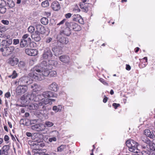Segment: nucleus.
<instances>
[{"instance_id": "f257e3e1", "label": "nucleus", "mask_w": 155, "mask_h": 155, "mask_svg": "<svg viewBox=\"0 0 155 155\" xmlns=\"http://www.w3.org/2000/svg\"><path fill=\"white\" fill-rule=\"evenodd\" d=\"M39 66H35L31 69V72L29 74V76L35 79V80L41 81L44 79L45 77L49 76V70L46 68L41 70Z\"/></svg>"}, {"instance_id": "f03ea898", "label": "nucleus", "mask_w": 155, "mask_h": 155, "mask_svg": "<svg viewBox=\"0 0 155 155\" xmlns=\"http://www.w3.org/2000/svg\"><path fill=\"white\" fill-rule=\"evenodd\" d=\"M126 144L130 151L137 153V155H143L144 151L139 152L137 148L138 143L136 141L133 140H129L126 141Z\"/></svg>"}, {"instance_id": "7ed1b4c3", "label": "nucleus", "mask_w": 155, "mask_h": 155, "mask_svg": "<svg viewBox=\"0 0 155 155\" xmlns=\"http://www.w3.org/2000/svg\"><path fill=\"white\" fill-rule=\"evenodd\" d=\"M43 136L39 135L38 138H37L35 140L29 142V144L30 145L31 148L33 149H38L40 147H43L45 146V144L43 142Z\"/></svg>"}, {"instance_id": "20e7f679", "label": "nucleus", "mask_w": 155, "mask_h": 155, "mask_svg": "<svg viewBox=\"0 0 155 155\" xmlns=\"http://www.w3.org/2000/svg\"><path fill=\"white\" fill-rule=\"evenodd\" d=\"M33 80L29 77H23L20 78L18 82V85H26L31 84Z\"/></svg>"}, {"instance_id": "39448f33", "label": "nucleus", "mask_w": 155, "mask_h": 155, "mask_svg": "<svg viewBox=\"0 0 155 155\" xmlns=\"http://www.w3.org/2000/svg\"><path fill=\"white\" fill-rule=\"evenodd\" d=\"M65 25L67 27H68L70 30H72L75 31H79L81 29V27L77 24L71 22H66Z\"/></svg>"}, {"instance_id": "423d86ee", "label": "nucleus", "mask_w": 155, "mask_h": 155, "mask_svg": "<svg viewBox=\"0 0 155 155\" xmlns=\"http://www.w3.org/2000/svg\"><path fill=\"white\" fill-rule=\"evenodd\" d=\"M143 141L144 142L146 143V146L144 145L143 146V149H146L147 148V150L149 151L150 150L153 149V147L152 146V143L151 140H150L146 136L144 138L142 139Z\"/></svg>"}, {"instance_id": "0eeeda50", "label": "nucleus", "mask_w": 155, "mask_h": 155, "mask_svg": "<svg viewBox=\"0 0 155 155\" xmlns=\"http://www.w3.org/2000/svg\"><path fill=\"white\" fill-rule=\"evenodd\" d=\"M53 56L52 53L49 48H47L45 49L42 54V57L45 59H50Z\"/></svg>"}, {"instance_id": "6e6552de", "label": "nucleus", "mask_w": 155, "mask_h": 155, "mask_svg": "<svg viewBox=\"0 0 155 155\" xmlns=\"http://www.w3.org/2000/svg\"><path fill=\"white\" fill-rule=\"evenodd\" d=\"M31 128L32 130L37 131H41L45 129V126L42 124H36L32 125Z\"/></svg>"}, {"instance_id": "1a4fd4ad", "label": "nucleus", "mask_w": 155, "mask_h": 155, "mask_svg": "<svg viewBox=\"0 0 155 155\" xmlns=\"http://www.w3.org/2000/svg\"><path fill=\"white\" fill-rule=\"evenodd\" d=\"M56 101V100L54 99L51 98H45L42 100L41 101L40 103V105L44 106L47 104H49L51 105L52 103V102H54Z\"/></svg>"}, {"instance_id": "9d476101", "label": "nucleus", "mask_w": 155, "mask_h": 155, "mask_svg": "<svg viewBox=\"0 0 155 155\" xmlns=\"http://www.w3.org/2000/svg\"><path fill=\"white\" fill-rule=\"evenodd\" d=\"M25 53L28 55L31 56H35L38 54V51L36 49L27 48L25 49Z\"/></svg>"}, {"instance_id": "9b49d317", "label": "nucleus", "mask_w": 155, "mask_h": 155, "mask_svg": "<svg viewBox=\"0 0 155 155\" xmlns=\"http://www.w3.org/2000/svg\"><path fill=\"white\" fill-rule=\"evenodd\" d=\"M16 89V92L18 93L22 94L25 93L28 90L26 85H18Z\"/></svg>"}, {"instance_id": "f8f14e48", "label": "nucleus", "mask_w": 155, "mask_h": 155, "mask_svg": "<svg viewBox=\"0 0 155 155\" xmlns=\"http://www.w3.org/2000/svg\"><path fill=\"white\" fill-rule=\"evenodd\" d=\"M2 46L3 48H4L5 51L3 52V54L4 56H8L11 54L14 50V48L12 47H7V46Z\"/></svg>"}, {"instance_id": "ddd939ff", "label": "nucleus", "mask_w": 155, "mask_h": 155, "mask_svg": "<svg viewBox=\"0 0 155 155\" xmlns=\"http://www.w3.org/2000/svg\"><path fill=\"white\" fill-rule=\"evenodd\" d=\"M91 5L89 3H80V7L82 11L87 12Z\"/></svg>"}, {"instance_id": "4468645a", "label": "nucleus", "mask_w": 155, "mask_h": 155, "mask_svg": "<svg viewBox=\"0 0 155 155\" xmlns=\"http://www.w3.org/2000/svg\"><path fill=\"white\" fill-rule=\"evenodd\" d=\"M59 58L62 62L66 64H68L70 62V57L67 55H62L59 56Z\"/></svg>"}, {"instance_id": "2eb2a0df", "label": "nucleus", "mask_w": 155, "mask_h": 155, "mask_svg": "<svg viewBox=\"0 0 155 155\" xmlns=\"http://www.w3.org/2000/svg\"><path fill=\"white\" fill-rule=\"evenodd\" d=\"M9 148L10 147L8 145L4 146L0 150V155H8Z\"/></svg>"}, {"instance_id": "dca6fc26", "label": "nucleus", "mask_w": 155, "mask_h": 155, "mask_svg": "<svg viewBox=\"0 0 155 155\" xmlns=\"http://www.w3.org/2000/svg\"><path fill=\"white\" fill-rule=\"evenodd\" d=\"M62 35L58 34L57 36V38L59 40V41L61 43L64 44H67L68 42V38L62 37Z\"/></svg>"}, {"instance_id": "f3484780", "label": "nucleus", "mask_w": 155, "mask_h": 155, "mask_svg": "<svg viewBox=\"0 0 155 155\" xmlns=\"http://www.w3.org/2000/svg\"><path fill=\"white\" fill-rule=\"evenodd\" d=\"M51 7L54 11H58L60 8V6L58 2L54 1L51 3Z\"/></svg>"}, {"instance_id": "a211bd4d", "label": "nucleus", "mask_w": 155, "mask_h": 155, "mask_svg": "<svg viewBox=\"0 0 155 155\" xmlns=\"http://www.w3.org/2000/svg\"><path fill=\"white\" fill-rule=\"evenodd\" d=\"M37 30L36 31V33L44 34L45 33V30L44 27L41 25H38L36 26Z\"/></svg>"}, {"instance_id": "6ab92c4d", "label": "nucleus", "mask_w": 155, "mask_h": 155, "mask_svg": "<svg viewBox=\"0 0 155 155\" xmlns=\"http://www.w3.org/2000/svg\"><path fill=\"white\" fill-rule=\"evenodd\" d=\"M48 88L49 90L55 92H56L59 89L58 84L55 82H53L49 85Z\"/></svg>"}, {"instance_id": "aec40b11", "label": "nucleus", "mask_w": 155, "mask_h": 155, "mask_svg": "<svg viewBox=\"0 0 155 155\" xmlns=\"http://www.w3.org/2000/svg\"><path fill=\"white\" fill-rule=\"evenodd\" d=\"M31 88L32 91L35 92H38L40 91L42 89L41 86L38 84H34L31 85Z\"/></svg>"}, {"instance_id": "412c9836", "label": "nucleus", "mask_w": 155, "mask_h": 155, "mask_svg": "<svg viewBox=\"0 0 155 155\" xmlns=\"http://www.w3.org/2000/svg\"><path fill=\"white\" fill-rule=\"evenodd\" d=\"M18 59L17 58L15 57L10 58L8 59V63L12 66H14L18 64Z\"/></svg>"}, {"instance_id": "4be33fe9", "label": "nucleus", "mask_w": 155, "mask_h": 155, "mask_svg": "<svg viewBox=\"0 0 155 155\" xmlns=\"http://www.w3.org/2000/svg\"><path fill=\"white\" fill-rule=\"evenodd\" d=\"M71 34V31L68 27H66L64 29L60 31L59 34L69 36Z\"/></svg>"}, {"instance_id": "5701e85b", "label": "nucleus", "mask_w": 155, "mask_h": 155, "mask_svg": "<svg viewBox=\"0 0 155 155\" xmlns=\"http://www.w3.org/2000/svg\"><path fill=\"white\" fill-rule=\"evenodd\" d=\"M1 3H0V13L4 14L6 12V8L4 7L5 5H6V2L3 0H1Z\"/></svg>"}, {"instance_id": "b1692460", "label": "nucleus", "mask_w": 155, "mask_h": 155, "mask_svg": "<svg viewBox=\"0 0 155 155\" xmlns=\"http://www.w3.org/2000/svg\"><path fill=\"white\" fill-rule=\"evenodd\" d=\"M44 99V98H42V95H38L37 96H36L35 95V96L33 101L39 102L38 104L39 105V106H41L42 108H44V106L40 105V103L41 102L42 100Z\"/></svg>"}, {"instance_id": "393cba45", "label": "nucleus", "mask_w": 155, "mask_h": 155, "mask_svg": "<svg viewBox=\"0 0 155 155\" xmlns=\"http://www.w3.org/2000/svg\"><path fill=\"white\" fill-rule=\"evenodd\" d=\"M52 51L54 52V55L57 56L61 53V49L60 47H54L52 48Z\"/></svg>"}, {"instance_id": "a878e982", "label": "nucleus", "mask_w": 155, "mask_h": 155, "mask_svg": "<svg viewBox=\"0 0 155 155\" xmlns=\"http://www.w3.org/2000/svg\"><path fill=\"white\" fill-rule=\"evenodd\" d=\"M154 131H152V132ZM152 133H153L152 132ZM144 134L146 136H147L151 139H155L153 134L151 133L150 130L148 129H146L144 131Z\"/></svg>"}, {"instance_id": "bb28decb", "label": "nucleus", "mask_w": 155, "mask_h": 155, "mask_svg": "<svg viewBox=\"0 0 155 155\" xmlns=\"http://www.w3.org/2000/svg\"><path fill=\"white\" fill-rule=\"evenodd\" d=\"M31 39L30 38L27 39L26 40H24L21 39L20 42V46L21 47L23 48L25 47L28 43H29L30 42Z\"/></svg>"}, {"instance_id": "cd10ccee", "label": "nucleus", "mask_w": 155, "mask_h": 155, "mask_svg": "<svg viewBox=\"0 0 155 155\" xmlns=\"http://www.w3.org/2000/svg\"><path fill=\"white\" fill-rule=\"evenodd\" d=\"M40 34L36 33V32L32 35L31 37L32 38L36 41H39L41 39L40 36Z\"/></svg>"}, {"instance_id": "c85d7f7f", "label": "nucleus", "mask_w": 155, "mask_h": 155, "mask_svg": "<svg viewBox=\"0 0 155 155\" xmlns=\"http://www.w3.org/2000/svg\"><path fill=\"white\" fill-rule=\"evenodd\" d=\"M35 94L33 93H28L26 96V99L28 100V102H29L30 101H34Z\"/></svg>"}, {"instance_id": "c756f323", "label": "nucleus", "mask_w": 155, "mask_h": 155, "mask_svg": "<svg viewBox=\"0 0 155 155\" xmlns=\"http://www.w3.org/2000/svg\"><path fill=\"white\" fill-rule=\"evenodd\" d=\"M29 107L30 110H37L41 108L42 107L39 106L37 104L31 103L29 105Z\"/></svg>"}, {"instance_id": "7c9ffc66", "label": "nucleus", "mask_w": 155, "mask_h": 155, "mask_svg": "<svg viewBox=\"0 0 155 155\" xmlns=\"http://www.w3.org/2000/svg\"><path fill=\"white\" fill-rule=\"evenodd\" d=\"M12 39H10L8 40H3L1 43V45L3 47H6L8 45H10L12 44Z\"/></svg>"}, {"instance_id": "2f4dec72", "label": "nucleus", "mask_w": 155, "mask_h": 155, "mask_svg": "<svg viewBox=\"0 0 155 155\" xmlns=\"http://www.w3.org/2000/svg\"><path fill=\"white\" fill-rule=\"evenodd\" d=\"M62 109V106L60 105L58 106H54L53 107L52 110L54 111L55 113H57L58 111H61Z\"/></svg>"}, {"instance_id": "473e14b6", "label": "nucleus", "mask_w": 155, "mask_h": 155, "mask_svg": "<svg viewBox=\"0 0 155 155\" xmlns=\"http://www.w3.org/2000/svg\"><path fill=\"white\" fill-rule=\"evenodd\" d=\"M6 5L10 8H12L15 6L14 2L12 0H8Z\"/></svg>"}, {"instance_id": "72a5a7b5", "label": "nucleus", "mask_w": 155, "mask_h": 155, "mask_svg": "<svg viewBox=\"0 0 155 155\" xmlns=\"http://www.w3.org/2000/svg\"><path fill=\"white\" fill-rule=\"evenodd\" d=\"M49 65H48L47 62L45 61H43L40 64V68H45V67H46V68H48V66Z\"/></svg>"}, {"instance_id": "f704fd0d", "label": "nucleus", "mask_w": 155, "mask_h": 155, "mask_svg": "<svg viewBox=\"0 0 155 155\" xmlns=\"http://www.w3.org/2000/svg\"><path fill=\"white\" fill-rule=\"evenodd\" d=\"M48 97L57 98L58 94L53 92L49 91H48Z\"/></svg>"}, {"instance_id": "c9c22d12", "label": "nucleus", "mask_w": 155, "mask_h": 155, "mask_svg": "<svg viewBox=\"0 0 155 155\" xmlns=\"http://www.w3.org/2000/svg\"><path fill=\"white\" fill-rule=\"evenodd\" d=\"M41 21L43 25H47L48 23V20L46 18L43 17L41 19Z\"/></svg>"}, {"instance_id": "e433bc0d", "label": "nucleus", "mask_w": 155, "mask_h": 155, "mask_svg": "<svg viewBox=\"0 0 155 155\" xmlns=\"http://www.w3.org/2000/svg\"><path fill=\"white\" fill-rule=\"evenodd\" d=\"M49 4L48 0H46L43 2L41 4L42 6L44 8H46L49 6Z\"/></svg>"}, {"instance_id": "4c0bfd02", "label": "nucleus", "mask_w": 155, "mask_h": 155, "mask_svg": "<svg viewBox=\"0 0 155 155\" xmlns=\"http://www.w3.org/2000/svg\"><path fill=\"white\" fill-rule=\"evenodd\" d=\"M54 125V124L52 122L47 121H45L44 126L47 127H50Z\"/></svg>"}, {"instance_id": "58836bf2", "label": "nucleus", "mask_w": 155, "mask_h": 155, "mask_svg": "<svg viewBox=\"0 0 155 155\" xmlns=\"http://www.w3.org/2000/svg\"><path fill=\"white\" fill-rule=\"evenodd\" d=\"M18 74L15 71H14L13 72L12 75H9L8 77L9 78H11L12 79H14L17 77Z\"/></svg>"}, {"instance_id": "ea45409f", "label": "nucleus", "mask_w": 155, "mask_h": 155, "mask_svg": "<svg viewBox=\"0 0 155 155\" xmlns=\"http://www.w3.org/2000/svg\"><path fill=\"white\" fill-rule=\"evenodd\" d=\"M57 75V73L55 71H49V76L50 77H55Z\"/></svg>"}, {"instance_id": "a19ab883", "label": "nucleus", "mask_w": 155, "mask_h": 155, "mask_svg": "<svg viewBox=\"0 0 155 155\" xmlns=\"http://www.w3.org/2000/svg\"><path fill=\"white\" fill-rule=\"evenodd\" d=\"M25 63L23 61H20L18 64V67L21 68H24L25 66Z\"/></svg>"}, {"instance_id": "79ce46f5", "label": "nucleus", "mask_w": 155, "mask_h": 155, "mask_svg": "<svg viewBox=\"0 0 155 155\" xmlns=\"http://www.w3.org/2000/svg\"><path fill=\"white\" fill-rule=\"evenodd\" d=\"M65 148V146L62 145L58 147L57 149V151L61 152L63 150L64 148Z\"/></svg>"}, {"instance_id": "37998d69", "label": "nucleus", "mask_w": 155, "mask_h": 155, "mask_svg": "<svg viewBox=\"0 0 155 155\" xmlns=\"http://www.w3.org/2000/svg\"><path fill=\"white\" fill-rule=\"evenodd\" d=\"M35 30V29L34 27L32 26H29L28 28V31L31 33L34 32Z\"/></svg>"}, {"instance_id": "c03bdc74", "label": "nucleus", "mask_w": 155, "mask_h": 155, "mask_svg": "<svg viewBox=\"0 0 155 155\" xmlns=\"http://www.w3.org/2000/svg\"><path fill=\"white\" fill-rule=\"evenodd\" d=\"M81 17V16L79 15H74V17L73 18V20L77 21H78V19H79Z\"/></svg>"}, {"instance_id": "a18cd8bd", "label": "nucleus", "mask_w": 155, "mask_h": 155, "mask_svg": "<svg viewBox=\"0 0 155 155\" xmlns=\"http://www.w3.org/2000/svg\"><path fill=\"white\" fill-rule=\"evenodd\" d=\"M21 100L22 101H24V102L26 103L28 102V100L26 99V96L24 95L22 96L21 97Z\"/></svg>"}, {"instance_id": "49530a36", "label": "nucleus", "mask_w": 155, "mask_h": 155, "mask_svg": "<svg viewBox=\"0 0 155 155\" xmlns=\"http://www.w3.org/2000/svg\"><path fill=\"white\" fill-rule=\"evenodd\" d=\"M48 91H46L43 92L42 96L48 98Z\"/></svg>"}, {"instance_id": "de8ad7c7", "label": "nucleus", "mask_w": 155, "mask_h": 155, "mask_svg": "<svg viewBox=\"0 0 155 155\" xmlns=\"http://www.w3.org/2000/svg\"><path fill=\"white\" fill-rule=\"evenodd\" d=\"M49 61L51 65H56L58 63L57 61H55L54 60H51Z\"/></svg>"}, {"instance_id": "09e8293b", "label": "nucleus", "mask_w": 155, "mask_h": 155, "mask_svg": "<svg viewBox=\"0 0 155 155\" xmlns=\"http://www.w3.org/2000/svg\"><path fill=\"white\" fill-rule=\"evenodd\" d=\"M1 22L4 25H8L9 24V21L8 20H1Z\"/></svg>"}, {"instance_id": "8fccbe9b", "label": "nucleus", "mask_w": 155, "mask_h": 155, "mask_svg": "<svg viewBox=\"0 0 155 155\" xmlns=\"http://www.w3.org/2000/svg\"><path fill=\"white\" fill-rule=\"evenodd\" d=\"M99 81L101 82L103 84L105 85H108V83L106 82L105 81V80L103 79V78H101L99 79Z\"/></svg>"}, {"instance_id": "3c124183", "label": "nucleus", "mask_w": 155, "mask_h": 155, "mask_svg": "<svg viewBox=\"0 0 155 155\" xmlns=\"http://www.w3.org/2000/svg\"><path fill=\"white\" fill-rule=\"evenodd\" d=\"M49 141L50 142H51L53 141H55L57 140V138L55 137H53L51 138H50L49 139Z\"/></svg>"}, {"instance_id": "603ef678", "label": "nucleus", "mask_w": 155, "mask_h": 155, "mask_svg": "<svg viewBox=\"0 0 155 155\" xmlns=\"http://www.w3.org/2000/svg\"><path fill=\"white\" fill-rule=\"evenodd\" d=\"M29 36V35L28 34H26L24 35L22 37V40H26L28 38V37Z\"/></svg>"}, {"instance_id": "864d4df0", "label": "nucleus", "mask_w": 155, "mask_h": 155, "mask_svg": "<svg viewBox=\"0 0 155 155\" xmlns=\"http://www.w3.org/2000/svg\"><path fill=\"white\" fill-rule=\"evenodd\" d=\"M4 139L5 141L7 142L6 143H7L9 142L8 140L9 139V137L8 135H5L4 136Z\"/></svg>"}, {"instance_id": "5fc2aeb1", "label": "nucleus", "mask_w": 155, "mask_h": 155, "mask_svg": "<svg viewBox=\"0 0 155 155\" xmlns=\"http://www.w3.org/2000/svg\"><path fill=\"white\" fill-rule=\"evenodd\" d=\"M52 38L51 37H48L46 40L45 42L46 43H48L50 42L52 40Z\"/></svg>"}, {"instance_id": "6e6d98bb", "label": "nucleus", "mask_w": 155, "mask_h": 155, "mask_svg": "<svg viewBox=\"0 0 155 155\" xmlns=\"http://www.w3.org/2000/svg\"><path fill=\"white\" fill-rule=\"evenodd\" d=\"M45 155H56V153L55 152H49L47 153H45Z\"/></svg>"}, {"instance_id": "4d7b16f0", "label": "nucleus", "mask_w": 155, "mask_h": 155, "mask_svg": "<svg viewBox=\"0 0 155 155\" xmlns=\"http://www.w3.org/2000/svg\"><path fill=\"white\" fill-rule=\"evenodd\" d=\"M77 21L79 23L81 24H83L84 23V22L82 18L81 17L79 19H78Z\"/></svg>"}, {"instance_id": "13d9d810", "label": "nucleus", "mask_w": 155, "mask_h": 155, "mask_svg": "<svg viewBox=\"0 0 155 155\" xmlns=\"http://www.w3.org/2000/svg\"><path fill=\"white\" fill-rule=\"evenodd\" d=\"M19 42V40L18 39H14L13 40V44L15 45L18 44Z\"/></svg>"}, {"instance_id": "bf43d9fd", "label": "nucleus", "mask_w": 155, "mask_h": 155, "mask_svg": "<svg viewBox=\"0 0 155 155\" xmlns=\"http://www.w3.org/2000/svg\"><path fill=\"white\" fill-rule=\"evenodd\" d=\"M112 106L114 107V108L116 109L120 106V104H119L114 103L113 104Z\"/></svg>"}, {"instance_id": "052dcab7", "label": "nucleus", "mask_w": 155, "mask_h": 155, "mask_svg": "<svg viewBox=\"0 0 155 155\" xmlns=\"http://www.w3.org/2000/svg\"><path fill=\"white\" fill-rule=\"evenodd\" d=\"M71 16V14L70 13H68L65 15V17L67 18H70Z\"/></svg>"}, {"instance_id": "680f3d73", "label": "nucleus", "mask_w": 155, "mask_h": 155, "mask_svg": "<svg viewBox=\"0 0 155 155\" xmlns=\"http://www.w3.org/2000/svg\"><path fill=\"white\" fill-rule=\"evenodd\" d=\"M144 153H148L149 154H150L151 153V155H155V152H154L153 150H152V151H151V152H149V153H148L147 152V151H144V152H143V154H144Z\"/></svg>"}, {"instance_id": "e2e57ef3", "label": "nucleus", "mask_w": 155, "mask_h": 155, "mask_svg": "<svg viewBox=\"0 0 155 155\" xmlns=\"http://www.w3.org/2000/svg\"><path fill=\"white\" fill-rule=\"evenodd\" d=\"M66 20V19H63L61 21H60L59 23H58L57 24V25H60L63 24L65 22Z\"/></svg>"}, {"instance_id": "0e129e2a", "label": "nucleus", "mask_w": 155, "mask_h": 155, "mask_svg": "<svg viewBox=\"0 0 155 155\" xmlns=\"http://www.w3.org/2000/svg\"><path fill=\"white\" fill-rule=\"evenodd\" d=\"M11 96L10 93L9 92H8L5 93V97H7L8 98L10 97Z\"/></svg>"}, {"instance_id": "69168bd1", "label": "nucleus", "mask_w": 155, "mask_h": 155, "mask_svg": "<svg viewBox=\"0 0 155 155\" xmlns=\"http://www.w3.org/2000/svg\"><path fill=\"white\" fill-rule=\"evenodd\" d=\"M34 155H45V153L42 152L36 153H35Z\"/></svg>"}, {"instance_id": "338daca9", "label": "nucleus", "mask_w": 155, "mask_h": 155, "mask_svg": "<svg viewBox=\"0 0 155 155\" xmlns=\"http://www.w3.org/2000/svg\"><path fill=\"white\" fill-rule=\"evenodd\" d=\"M126 69L127 70L129 71L131 69V67L129 65L127 64L126 65Z\"/></svg>"}, {"instance_id": "774afa93", "label": "nucleus", "mask_w": 155, "mask_h": 155, "mask_svg": "<svg viewBox=\"0 0 155 155\" xmlns=\"http://www.w3.org/2000/svg\"><path fill=\"white\" fill-rule=\"evenodd\" d=\"M26 135L28 137H30L31 136L32 134L31 133L27 132L26 133Z\"/></svg>"}]
</instances>
